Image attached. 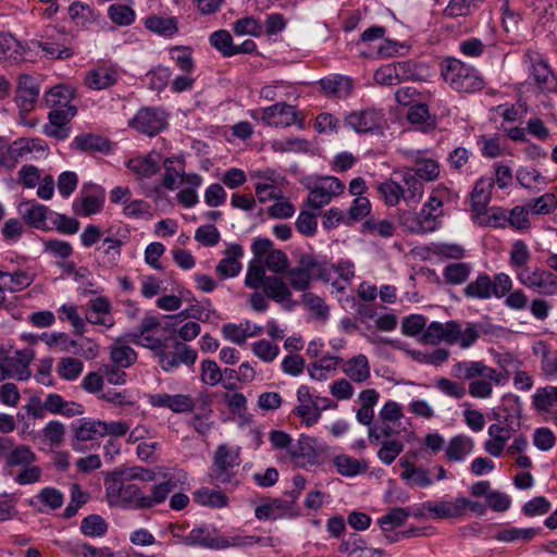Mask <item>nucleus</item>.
Returning <instances> with one entry per match:
<instances>
[{"instance_id": "f257e3e1", "label": "nucleus", "mask_w": 557, "mask_h": 557, "mask_svg": "<svg viewBox=\"0 0 557 557\" xmlns=\"http://www.w3.org/2000/svg\"><path fill=\"white\" fill-rule=\"evenodd\" d=\"M175 487L171 479L154 485L150 494H145L141 488L124 479L115 471L104 478L106 498L110 506L123 509H150L162 504Z\"/></svg>"}, {"instance_id": "f03ea898", "label": "nucleus", "mask_w": 557, "mask_h": 557, "mask_svg": "<svg viewBox=\"0 0 557 557\" xmlns=\"http://www.w3.org/2000/svg\"><path fill=\"white\" fill-rule=\"evenodd\" d=\"M480 337V327L473 322L449 320L445 323L433 321L422 333L421 342L437 345L442 342L457 345L461 349L472 347Z\"/></svg>"}, {"instance_id": "7ed1b4c3", "label": "nucleus", "mask_w": 557, "mask_h": 557, "mask_svg": "<svg viewBox=\"0 0 557 557\" xmlns=\"http://www.w3.org/2000/svg\"><path fill=\"white\" fill-rule=\"evenodd\" d=\"M400 181L393 177L386 178L376 185L380 198L388 207H396L401 200L408 205L418 203L424 194V186L409 170L396 172Z\"/></svg>"}, {"instance_id": "20e7f679", "label": "nucleus", "mask_w": 557, "mask_h": 557, "mask_svg": "<svg viewBox=\"0 0 557 557\" xmlns=\"http://www.w3.org/2000/svg\"><path fill=\"white\" fill-rule=\"evenodd\" d=\"M442 76L445 83L459 92H474L484 87V81L476 69L456 58H446L442 62Z\"/></svg>"}, {"instance_id": "39448f33", "label": "nucleus", "mask_w": 557, "mask_h": 557, "mask_svg": "<svg viewBox=\"0 0 557 557\" xmlns=\"http://www.w3.org/2000/svg\"><path fill=\"white\" fill-rule=\"evenodd\" d=\"M240 448L221 444L218 446L211 470V478L218 484L235 487L240 483Z\"/></svg>"}, {"instance_id": "423d86ee", "label": "nucleus", "mask_w": 557, "mask_h": 557, "mask_svg": "<svg viewBox=\"0 0 557 557\" xmlns=\"http://www.w3.org/2000/svg\"><path fill=\"white\" fill-rule=\"evenodd\" d=\"M331 270L326 263H321L310 255L301 256L299 264L289 269L285 277L289 286L296 290H306L311 281L321 280L329 282L331 280Z\"/></svg>"}, {"instance_id": "0eeeda50", "label": "nucleus", "mask_w": 557, "mask_h": 557, "mask_svg": "<svg viewBox=\"0 0 557 557\" xmlns=\"http://www.w3.org/2000/svg\"><path fill=\"white\" fill-rule=\"evenodd\" d=\"M158 364L164 372H173L181 366L193 367L197 361L198 354L185 343L173 339H166L163 347L154 355Z\"/></svg>"}, {"instance_id": "6e6552de", "label": "nucleus", "mask_w": 557, "mask_h": 557, "mask_svg": "<svg viewBox=\"0 0 557 557\" xmlns=\"http://www.w3.org/2000/svg\"><path fill=\"white\" fill-rule=\"evenodd\" d=\"M127 337L134 345L152 351L153 356L163 347V344L169 338L164 335L161 321L154 315H145L139 326L131 332Z\"/></svg>"}, {"instance_id": "1a4fd4ad", "label": "nucleus", "mask_w": 557, "mask_h": 557, "mask_svg": "<svg viewBox=\"0 0 557 557\" xmlns=\"http://www.w3.org/2000/svg\"><path fill=\"white\" fill-rule=\"evenodd\" d=\"M519 426L520 421L513 416L498 417L497 421L488 426V438L484 442L485 451L493 457H500Z\"/></svg>"}, {"instance_id": "9d476101", "label": "nucleus", "mask_w": 557, "mask_h": 557, "mask_svg": "<svg viewBox=\"0 0 557 557\" xmlns=\"http://www.w3.org/2000/svg\"><path fill=\"white\" fill-rule=\"evenodd\" d=\"M104 200L106 191L100 185L85 183L78 196L73 200V213L84 218L98 214L103 209Z\"/></svg>"}, {"instance_id": "9b49d317", "label": "nucleus", "mask_w": 557, "mask_h": 557, "mask_svg": "<svg viewBox=\"0 0 557 557\" xmlns=\"http://www.w3.org/2000/svg\"><path fill=\"white\" fill-rule=\"evenodd\" d=\"M250 116L267 126L288 127L297 122L298 113L294 106L276 102L267 108L250 111Z\"/></svg>"}, {"instance_id": "f8f14e48", "label": "nucleus", "mask_w": 557, "mask_h": 557, "mask_svg": "<svg viewBox=\"0 0 557 557\" xmlns=\"http://www.w3.org/2000/svg\"><path fill=\"white\" fill-rule=\"evenodd\" d=\"M517 278L522 285L537 294L557 295V275L550 271L540 268H524L517 273Z\"/></svg>"}, {"instance_id": "ddd939ff", "label": "nucleus", "mask_w": 557, "mask_h": 557, "mask_svg": "<svg viewBox=\"0 0 557 557\" xmlns=\"http://www.w3.org/2000/svg\"><path fill=\"white\" fill-rule=\"evenodd\" d=\"M122 77L121 69L110 62L98 63L88 70L84 76V85L95 91L110 88Z\"/></svg>"}, {"instance_id": "4468645a", "label": "nucleus", "mask_w": 557, "mask_h": 557, "mask_svg": "<svg viewBox=\"0 0 557 557\" xmlns=\"http://www.w3.org/2000/svg\"><path fill=\"white\" fill-rule=\"evenodd\" d=\"M344 123L356 133H371L384 127L385 116L381 110L366 108L346 114Z\"/></svg>"}, {"instance_id": "2eb2a0df", "label": "nucleus", "mask_w": 557, "mask_h": 557, "mask_svg": "<svg viewBox=\"0 0 557 557\" xmlns=\"http://www.w3.org/2000/svg\"><path fill=\"white\" fill-rule=\"evenodd\" d=\"M298 515L297 505L287 496L284 498H268L255 509V516L258 520L294 518Z\"/></svg>"}, {"instance_id": "dca6fc26", "label": "nucleus", "mask_w": 557, "mask_h": 557, "mask_svg": "<svg viewBox=\"0 0 557 557\" xmlns=\"http://www.w3.org/2000/svg\"><path fill=\"white\" fill-rule=\"evenodd\" d=\"M523 64L540 89L549 90L555 87V76L537 51L528 50L523 57Z\"/></svg>"}, {"instance_id": "f3484780", "label": "nucleus", "mask_w": 557, "mask_h": 557, "mask_svg": "<svg viewBox=\"0 0 557 557\" xmlns=\"http://www.w3.org/2000/svg\"><path fill=\"white\" fill-rule=\"evenodd\" d=\"M147 401L153 408H168L174 413L191 412L196 405L195 399L187 394H148Z\"/></svg>"}, {"instance_id": "a211bd4d", "label": "nucleus", "mask_w": 557, "mask_h": 557, "mask_svg": "<svg viewBox=\"0 0 557 557\" xmlns=\"http://www.w3.org/2000/svg\"><path fill=\"white\" fill-rule=\"evenodd\" d=\"M39 92V84L35 77L27 74L20 75L15 94V102L20 111L30 112L36 106Z\"/></svg>"}, {"instance_id": "6ab92c4d", "label": "nucleus", "mask_w": 557, "mask_h": 557, "mask_svg": "<svg viewBox=\"0 0 557 557\" xmlns=\"http://www.w3.org/2000/svg\"><path fill=\"white\" fill-rule=\"evenodd\" d=\"M129 125L148 136H154L166 125L164 113L156 109H141L131 120Z\"/></svg>"}, {"instance_id": "aec40b11", "label": "nucleus", "mask_w": 557, "mask_h": 557, "mask_svg": "<svg viewBox=\"0 0 557 557\" xmlns=\"http://www.w3.org/2000/svg\"><path fill=\"white\" fill-rule=\"evenodd\" d=\"M76 113L77 108L51 109L48 115L49 123L44 126V134L57 139H65L69 136L65 126Z\"/></svg>"}, {"instance_id": "412c9836", "label": "nucleus", "mask_w": 557, "mask_h": 557, "mask_svg": "<svg viewBox=\"0 0 557 557\" xmlns=\"http://www.w3.org/2000/svg\"><path fill=\"white\" fill-rule=\"evenodd\" d=\"M401 223L411 233H432L441 226V213L421 208L420 212L416 215L404 216Z\"/></svg>"}, {"instance_id": "4be33fe9", "label": "nucleus", "mask_w": 557, "mask_h": 557, "mask_svg": "<svg viewBox=\"0 0 557 557\" xmlns=\"http://www.w3.org/2000/svg\"><path fill=\"white\" fill-rule=\"evenodd\" d=\"M16 164L20 160H32L48 156L49 148L40 138L21 137L13 141Z\"/></svg>"}, {"instance_id": "5701e85b", "label": "nucleus", "mask_w": 557, "mask_h": 557, "mask_svg": "<svg viewBox=\"0 0 557 557\" xmlns=\"http://www.w3.org/2000/svg\"><path fill=\"white\" fill-rule=\"evenodd\" d=\"M165 173L159 185H156L148 196L161 197L163 188L166 190H174L176 188V181L178 177L182 178L184 172V161L180 158H166L163 162Z\"/></svg>"}, {"instance_id": "b1692460", "label": "nucleus", "mask_w": 557, "mask_h": 557, "mask_svg": "<svg viewBox=\"0 0 557 557\" xmlns=\"http://www.w3.org/2000/svg\"><path fill=\"white\" fill-rule=\"evenodd\" d=\"M111 309V304L106 297H97L88 302L85 319L91 324L101 325L107 330L111 329L114 325Z\"/></svg>"}, {"instance_id": "393cba45", "label": "nucleus", "mask_w": 557, "mask_h": 557, "mask_svg": "<svg viewBox=\"0 0 557 557\" xmlns=\"http://www.w3.org/2000/svg\"><path fill=\"white\" fill-rule=\"evenodd\" d=\"M35 278L36 274L28 269L9 270L5 265L0 267V280L4 289L11 293L27 288Z\"/></svg>"}, {"instance_id": "a878e982", "label": "nucleus", "mask_w": 557, "mask_h": 557, "mask_svg": "<svg viewBox=\"0 0 557 557\" xmlns=\"http://www.w3.org/2000/svg\"><path fill=\"white\" fill-rule=\"evenodd\" d=\"M35 358V352L30 348L16 350L11 357H4L5 364L12 377L18 381H27L32 376L29 364Z\"/></svg>"}, {"instance_id": "bb28decb", "label": "nucleus", "mask_w": 557, "mask_h": 557, "mask_svg": "<svg viewBox=\"0 0 557 557\" xmlns=\"http://www.w3.org/2000/svg\"><path fill=\"white\" fill-rule=\"evenodd\" d=\"M451 374L460 380L472 381L476 376L496 379L495 369L483 361H458L451 367Z\"/></svg>"}, {"instance_id": "cd10ccee", "label": "nucleus", "mask_w": 557, "mask_h": 557, "mask_svg": "<svg viewBox=\"0 0 557 557\" xmlns=\"http://www.w3.org/2000/svg\"><path fill=\"white\" fill-rule=\"evenodd\" d=\"M159 161V154L152 151L146 156L131 158L125 165L138 180H144L152 177L160 171Z\"/></svg>"}, {"instance_id": "c85d7f7f", "label": "nucleus", "mask_w": 557, "mask_h": 557, "mask_svg": "<svg viewBox=\"0 0 557 557\" xmlns=\"http://www.w3.org/2000/svg\"><path fill=\"white\" fill-rule=\"evenodd\" d=\"M264 295L281 304L285 309L290 310L295 306V301L292 299V292L288 285L277 276H269L263 286Z\"/></svg>"}, {"instance_id": "c756f323", "label": "nucleus", "mask_w": 557, "mask_h": 557, "mask_svg": "<svg viewBox=\"0 0 557 557\" xmlns=\"http://www.w3.org/2000/svg\"><path fill=\"white\" fill-rule=\"evenodd\" d=\"M243 255L244 250L240 245H230L225 250V257L220 260L216 265V273L223 278L238 275L242 270V263L239 259L243 257Z\"/></svg>"}, {"instance_id": "7c9ffc66", "label": "nucleus", "mask_w": 557, "mask_h": 557, "mask_svg": "<svg viewBox=\"0 0 557 557\" xmlns=\"http://www.w3.org/2000/svg\"><path fill=\"white\" fill-rule=\"evenodd\" d=\"M322 91L327 97L346 98L350 95L354 83L348 76L333 74L321 78L319 82Z\"/></svg>"}, {"instance_id": "2f4dec72", "label": "nucleus", "mask_w": 557, "mask_h": 557, "mask_svg": "<svg viewBox=\"0 0 557 557\" xmlns=\"http://www.w3.org/2000/svg\"><path fill=\"white\" fill-rule=\"evenodd\" d=\"M470 505V500L466 497H458L453 502H435L428 503L425 508L436 518H455L460 516Z\"/></svg>"}, {"instance_id": "473e14b6", "label": "nucleus", "mask_w": 557, "mask_h": 557, "mask_svg": "<svg viewBox=\"0 0 557 557\" xmlns=\"http://www.w3.org/2000/svg\"><path fill=\"white\" fill-rule=\"evenodd\" d=\"M145 27L164 38H172L178 33V20L175 16L152 14L145 18Z\"/></svg>"}, {"instance_id": "72a5a7b5", "label": "nucleus", "mask_w": 557, "mask_h": 557, "mask_svg": "<svg viewBox=\"0 0 557 557\" xmlns=\"http://www.w3.org/2000/svg\"><path fill=\"white\" fill-rule=\"evenodd\" d=\"M496 379L486 376H476L469 384V394L473 398L485 399L493 393V385H504L507 382V375L495 369Z\"/></svg>"}, {"instance_id": "f704fd0d", "label": "nucleus", "mask_w": 557, "mask_h": 557, "mask_svg": "<svg viewBox=\"0 0 557 557\" xmlns=\"http://www.w3.org/2000/svg\"><path fill=\"white\" fill-rule=\"evenodd\" d=\"M343 372L354 383H364L371 375L370 363L367 356L359 354L343 364Z\"/></svg>"}, {"instance_id": "c9c22d12", "label": "nucleus", "mask_w": 557, "mask_h": 557, "mask_svg": "<svg viewBox=\"0 0 557 557\" xmlns=\"http://www.w3.org/2000/svg\"><path fill=\"white\" fill-rule=\"evenodd\" d=\"M75 90L67 85H57L45 94V102L50 109L76 108L72 104Z\"/></svg>"}, {"instance_id": "e433bc0d", "label": "nucleus", "mask_w": 557, "mask_h": 557, "mask_svg": "<svg viewBox=\"0 0 557 557\" xmlns=\"http://www.w3.org/2000/svg\"><path fill=\"white\" fill-rule=\"evenodd\" d=\"M20 213L27 224L35 228L44 230L48 214V207L36 201H27L18 207Z\"/></svg>"}, {"instance_id": "4c0bfd02", "label": "nucleus", "mask_w": 557, "mask_h": 557, "mask_svg": "<svg viewBox=\"0 0 557 557\" xmlns=\"http://www.w3.org/2000/svg\"><path fill=\"white\" fill-rule=\"evenodd\" d=\"M494 186V177H481L474 185L471 193L472 210L482 213L491 200V194Z\"/></svg>"}, {"instance_id": "58836bf2", "label": "nucleus", "mask_w": 557, "mask_h": 557, "mask_svg": "<svg viewBox=\"0 0 557 557\" xmlns=\"http://www.w3.org/2000/svg\"><path fill=\"white\" fill-rule=\"evenodd\" d=\"M400 466L404 468L400 478L407 485L429 487L433 484V480L426 469L416 467L406 459L400 460Z\"/></svg>"}, {"instance_id": "ea45409f", "label": "nucleus", "mask_w": 557, "mask_h": 557, "mask_svg": "<svg viewBox=\"0 0 557 557\" xmlns=\"http://www.w3.org/2000/svg\"><path fill=\"white\" fill-rule=\"evenodd\" d=\"M474 442L467 435H457L450 438L445 455L449 461H463L473 450Z\"/></svg>"}, {"instance_id": "a19ab883", "label": "nucleus", "mask_w": 557, "mask_h": 557, "mask_svg": "<svg viewBox=\"0 0 557 557\" xmlns=\"http://www.w3.org/2000/svg\"><path fill=\"white\" fill-rule=\"evenodd\" d=\"M413 162L414 168L408 170L411 171L419 181L423 180L425 182H432L438 177L440 165L434 159L428 158L421 152H418L413 158Z\"/></svg>"}, {"instance_id": "79ce46f5", "label": "nucleus", "mask_w": 557, "mask_h": 557, "mask_svg": "<svg viewBox=\"0 0 557 557\" xmlns=\"http://www.w3.org/2000/svg\"><path fill=\"white\" fill-rule=\"evenodd\" d=\"M26 46L11 34H0V57L10 62L25 59Z\"/></svg>"}, {"instance_id": "37998d69", "label": "nucleus", "mask_w": 557, "mask_h": 557, "mask_svg": "<svg viewBox=\"0 0 557 557\" xmlns=\"http://www.w3.org/2000/svg\"><path fill=\"white\" fill-rule=\"evenodd\" d=\"M338 552L346 557H371L370 547L358 533H349L344 536L338 546Z\"/></svg>"}, {"instance_id": "c03bdc74", "label": "nucleus", "mask_w": 557, "mask_h": 557, "mask_svg": "<svg viewBox=\"0 0 557 557\" xmlns=\"http://www.w3.org/2000/svg\"><path fill=\"white\" fill-rule=\"evenodd\" d=\"M333 463L341 475L348 478L364 473L368 470V463L364 460L345 454L335 456Z\"/></svg>"}, {"instance_id": "a18cd8bd", "label": "nucleus", "mask_w": 557, "mask_h": 557, "mask_svg": "<svg viewBox=\"0 0 557 557\" xmlns=\"http://www.w3.org/2000/svg\"><path fill=\"white\" fill-rule=\"evenodd\" d=\"M168 51L170 59L181 72L185 74L195 72L196 62L193 57V49L189 46H172Z\"/></svg>"}, {"instance_id": "49530a36", "label": "nucleus", "mask_w": 557, "mask_h": 557, "mask_svg": "<svg viewBox=\"0 0 557 557\" xmlns=\"http://www.w3.org/2000/svg\"><path fill=\"white\" fill-rule=\"evenodd\" d=\"M67 549L75 557H115L109 547L98 548L81 540L69 542Z\"/></svg>"}, {"instance_id": "de8ad7c7", "label": "nucleus", "mask_w": 557, "mask_h": 557, "mask_svg": "<svg viewBox=\"0 0 557 557\" xmlns=\"http://www.w3.org/2000/svg\"><path fill=\"white\" fill-rule=\"evenodd\" d=\"M463 294L472 299L492 298V278L486 273H481L470 282L463 289Z\"/></svg>"}, {"instance_id": "09e8293b", "label": "nucleus", "mask_w": 557, "mask_h": 557, "mask_svg": "<svg viewBox=\"0 0 557 557\" xmlns=\"http://www.w3.org/2000/svg\"><path fill=\"white\" fill-rule=\"evenodd\" d=\"M110 360L112 364L126 369L137 361V352L127 345L114 344L110 346Z\"/></svg>"}, {"instance_id": "8fccbe9b", "label": "nucleus", "mask_w": 557, "mask_h": 557, "mask_svg": "<svg viewBox=\"0 0 557 557\" xmlns=\"http://www.w3.org/2000/svg\"><path fill=\"white\" fill-rule=\"evenodd\" d=\"M183 544L187 546H201L210 549H218L219 537H212L205 528H194L184 539Z\"/></svg>"}, {"instance_id": "3c124183", "label": "nucleus", "mask_w": 557, "mask_h": 557, "mask_svg": "<svg viewBox=\"0 0 557 557\" xmlns=\"http://www.w3.org/2000/svg\"><path fill=\"white\" fill-rule=\"evenodd\" d=\"M36 461V454L33 449L27 445H15L13 446L5 466L10 468L14 467H27L33 465Z\"/></svg>"}, {"instance_id": "603ef678", "label": "nucleus", "mask_w": 557, "mask_h": 557, "mask_svg": "<svg viewBox=\"0 0 557 557\" xmlns=\"http://www.w3.org/2000/svg\"><path fill=\"white\" fill-rule=\"evenodd\" d=\"M84 363L74 357L61 358L57 366L58 375L64 381H75L83 373Z\"/></svg>"}, {"instance_id": "864d4df0", "label": "nucleus", "mask_w": 557, "mask_h": 557, "mask_svg": "<svg viewBox=\"0 0 557 557\" xmlns=\"http://www.w3.org/2000/svg\"><path fill=\"white\" fill-rule=\"evenodd\" d=\"M195 500L201 506H209L213 508H222L227 505V496L209 487H201L194 494Z\"/></svg>"}, {"instance_id": "5fc2aeb1", "label": "nucleus", "mask_w": 557, "mask_h": 557, "mask_svg": "<svg viewBox=\"0 0 557 557\" xmlns=\"http://www.w3.org/2000/svg\"><path fill=\"white\" fill-rule=\"evenodd\" d=\"M407 119L411 124L420 125L423 131L435 126V120L431 116L429 107L424 103H417L409 108Z\"/></svg>"}, {"instance_id": "6e6d98bb", "label": "nucleus", "mask_w": 557, "mask_h": 557, "mask_svg": "<svg viewBox=\"0 0 557 557\" xmlns=\"http://www.w3.org/2000/svg\"><path fill=\"white\" fill-rule=\"evenodd\" d=\"M409 516L410 512L407 508L395 507L379 518V524L384 532L392 531L401 527Z\"/></svg>"}, {"instance_id": "4d7b16f0", "label": "nucleus", "mask_w": 557, "mask_h": 557, "mask_svg": "<svg viewBox=\"0 0 557 557\" xmlns=\"http://www.w3.org/2000/svg\"><path fill=\"white\" fill-rule=\"evenodd\" d=\"M78 441H94L104 436L103 421L101 420H84L75 431Z\"/></svg>"}, {"instance_id": "13d9d810", "label": "nucleus", "mask_w": 557, "mask_h": 557, "mask_svg": "<svg viewBox=\"0 0 557 557\" xmlns=\"http://www.w3.org/2000/svg\"><path fill=\"white\" fill-rule=\"evenodd\" d=\"M79 530L86 536L100 537L106 534L108 523L99 515H89L82 520Z\"/></svg>"}, {"instance_id": "bf43d9fd", "label": "nucleus", "mask_w": 557, "mask_h": 557, "mask_svg": "<svg viewBox=\"0 0 557 557\" xmlns=\"http://www.w3.org/2000/svg\"><path fill=\"white\" fill-rule=\"evenodd\" d=\"M75 145L78 149L82 151L92 152V151H100V152H107L110 150V144L109 141L98 135H84V136H77L74 139Z\"/></svg>"}, {"instance_id": "052dcab7", "label": "nucleus", "mask_w": 557, "mask_h": 557, "mask_svg": "<svg viewBox=\"0 0 557 557\" xmlns=\"http://www.w3.org/2000/svg\"><path fill=\"white\" fill-rule=\"evenodd\" d=\"M71 500L64 509L63 516L66 519L73 518L85 504L88 503L90 495L84 491L81 485L73 484L70 488Z\"/></svg>"}, {"instance_id": "680f3d73", "label": "nucleus", "mask_w": 557, "mask_h": 557, "mask_svg": "<svg viewBox=\"0 0 557 557\" xmlns=\"http://www.w3.org/2000/svg\"><path fill=\"white\" fill-rule=\"evenodd\" d=\"M533 407L540 412L549 411L556 404V393L554 386L537 388L532 396Z\"/></svg>"}, {"instance_id": "e2e57ef3", "label": "nucleus", "mask_w": 557, "mask_h": 557, "mask_svg": "<svg viewBox=\"0 0 557 557\" xmlns=\"http://www.w3.org/2000/svg\"><path fill=\"white\" fill-rule=\"evenodd\" d=\"M69 15L76 25L81 26L92 23L96 20L94 9L81 1H75L69 7Z\"/></svg>"}, {"instance_id": "0e129e2a", "label": "nucleus", "mask_w": 557, "mask_h": 557, "mask_svg": "<svg viewBox=\"0 0 557 557\" xmlns=\"http://www.w3.org/2000/svg\"><path fill=\"white\" fill-rule=\"evenodd\" d=\"M531 260V252L528 245L518 239L513 242L510 250V259L509 263L513 269H520V271L524 268H529L528 263Z\"/></svg>"}, {"instance_id": "69168bd1", "label": "nucleus", "mask_w": 557, "mask_h": 557, "mask_svg": "<svg viewBox=\"0 0 557 557\" xmlns=\"http://www.w3.org/2000/svg\"><path fill=\"white\" fill-rule=\"evenodd\" d=\"M531 213L536 215H547L557 208V197L553 193H546L539 198L528 202Z\"/></svg>"}, {"instance_id": "338daca9", "label": "nucleus", "mask_w": 557, "mask_h": 557, "mask_svg": "<svg viewBox=\"0 0 557 557\" xmlns=\"http://www.w3.org/2000/svg\"><path fill=\"white\" fill-rule=\"evenodd\" d=\"M471 273V267L465 262H456L448 264L443 272L447 283L459 285L465 283Z\"/></svg>"}, {"instance_id": "774afa93", "label": "nucleus", "mask_w": 557, "mask_h": 557, "mask_svg": "<svg viewBox=\"0 0 557 557\" xmlns=\"http://www.w3.org/2000/svg\"><path fill=\"white\" fill-rule=\"evenodd\" d=\"M108 16L112 23L119 26H128L134 23L136 13L126 4H111L108 9Z\"/></svg>"}]
</instances>
